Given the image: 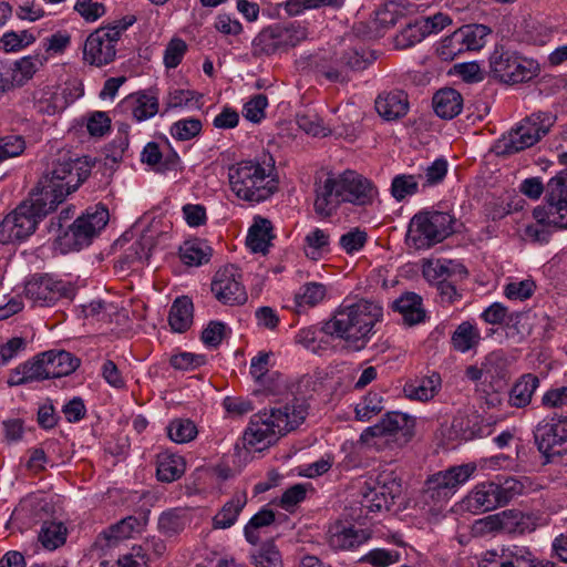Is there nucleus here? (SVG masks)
I'll use <instances>...</instances> for the list:
<instances>
[{"label": "nucleus", "mask_w": 567, "mask_h": 567, "mask_svg": "<svg viewBox=\"0 0 567 567\" xmlns=\"http://www.w3.org/2000/svg\"><path fill=\"white\" fill-rule=\"evenodd\" d=\"M91 167L87 157L59 161L29 196L0 221V243L22 241L33 235L38 225L86 181Z\"/></svg>", "instance_id": "f257e3e1"}, {"label": "nucleus", "mask_w": 567, "mask_h": 567, "mask_svg": "<svg viewBox=\"0 0 567 567\" xmlns=\"http://www.w3.org/2000/svg\"><path fill=\"white\" fill-rule=\"evenodd\" d=\"M316 199L313 208L322 218L332 216L342 203L367 206L378 195L374 184L354 171L342 174L329 172L323 181L315 183Z\"/></svg>", "instance_id": "f03ea898"}, {"label": "nucleus", "mask_w": 567, "mask_h": 567, "mask_svg": "<svg viewBox=\"0 0 567 567\" xmlns=\"http://www.w3.org/2000/svg\"><path fill=\"white\" fill-rule=\"evenodd\" d=\"M383 318V308L372 300L360 299L350 305H341L333 317L324 322L327 334L342 339L353 351L363 350L375 333L374 327Z\"/></svg>", "instance_id": "7ed1b4c3"}, {"label": "nucleus", "mask_w": 567, "mask_h": 567, "mask_svg": "<svg viewBox=\"0 0 567 567\" xmlns=\"http://www.w3.org/2000/svg\"><path fill=\"white\" fill-rule=\"evenodd\" d=\"M545 199L533 210L535 223L524 229V238L539 245L549 243L553 228L567 229V169L548 181Z\"/></svg>", "instance_id": "20e7f679"}, {"label": "nucleus", "mask_w": 567, "mask_h": 567, "mask_svg": "<svg viewBox=\"0 0 567 567\" xmlns=\"http://www.w3.org/2000/svg\"><path fill=\"white\" fill-rule=\"evenodd\" d=\"M307 405L302 399L295 398L291 403L282 408L271 409L270 412L262 411L255 414L246 435H250V444L265 443L270 445L279 436L298 427L306 419Z\"/></svg>", "instance_id": "39448f33"}, {"label": "nucleus", "mask_w": 567, "mask_h": 567, "mask_svg": "<svg viewBox=\"0 0 567 567\" xmlns=\"http://www.w3.org/2000/svg\"><path fill=\"white\" fill-rule=\"evenodd\" d=\"M455 223L449 212L421 210L409 223L405 244L415 250L430 249L454 234Z\"/></svg>", "instance_id": "423d86ee"}, {"label": "nucleus", "mask_w": 567, "mask_h": 567, "mask_svg": "<svg viewBox=\"0 0 567 567\" xmlns=\"http://www.w3.org/2000/svg\"><path fill=\"white\" fill-rule=\"evenodd\" d=\"M109 219L110 214L105 205L97 204L94 207H89L85 213L69 224L62 234L55 237V246L62 254L79 251L92 244L93 239L107 225Z\"/></svg>", "instance_id": "0eeeda50"}, {"label": "nucleus", "mask_w": 567, "mask_h": 567, "mask_svg": "<svg viewBox=\"0 0 567 567\" xmlns=\"http://www.w3.org/2000/svg\"><path fill=\"white\" fill-rule=\"evenodd\" d=\"M556 116L549 112H536L523 118L507 135L494 145L498 156H509L534 146L554 125Z\"/></svg>", "instance_id": "6e6552de"}, {"label": "nucleus", "mask_w": 567, "mask_h": 567, "mask_svg": "<svg viewBox=\"0 0 567 567\" xmlns=\"http://www.w3.org/2000/svg\"><path fill=\"white\" fill-rule=\"evenodd\" d=\"M229 183L236 196L246 202L260 203L269 198L275 186L269 174L258 162L243 161L229 168Z\"/></svg>", "instance_id": "1a4fd4ad"}, {"label": "nucleus", "mask_w": 567, "mask_h": 567, "mask_svg": "<svg viewBox=\"0 0 567 567\" xmlns=\"http://www.w3.org/2000/svg\"><path fill=\"white\" fill-rule=\"evenodd\" d=\"M539 64L515 51L496 48L489 58V73L499 82L517 84L528 82L538 75Z\"/></svg>", "instance_id": "9d476101"}, {"label": "nucleus", "mask_w": 567, "mask_h": 567, "mask_svg": "<svg viewBox=\"0 0 567 567\" xmlns=\"http://www.w3.org/2000/svg\"><path fill=\"white\" fill-rule=\"evenodd\" d=\"M533 436L546 463L567 454V415L554 413L550 417L539 421Z\"/></svg>", "instance_id": "9b49d317"}, {"label": "nucleus", "mask_w": 567, "mask_h": 567, "mask_svg": "<svg viewBox=\"0 0 567 567\" xmlns=\"http://www.w3.org/2000/svg\"><path fill=\"white\" fill-rule=\"evenodd\" d=\"M475 470V465L464 464L432 475L425 482L424 502L434 506L446 502L454 493V488L466 482Z\"/></svg>", "instance_id": "f8f14e48"}, {"label": "nucleus", "mask_w": 567, "mask_h": 567, "mask_svg": "<svg viewBox=\"0 0 567 567\" xmlns=\"http://www.w3.org/2000/svg\"><path fill=\"white\" fill-rule=\"evenodd\" d=\"M538 517L518 509H505L476 520L475 525L483 533H504L524 535L538 526Z\"/></svg>", "instance_id": "ddd939ff"}, {"label": "nucleus", "mask_w": 567, "mask_h": 567, "mask_svg": "<svg viewBox=\"0 0 567 567\" xmlns=\"http://www.w3.org/2000/svg\"><path fill=\"white\" fill-rule=\"evenodd\" d=\"M25 297L39 306H52L62 298L72 299L74 288L71 284L55 280L49 275H34L24 287Z\"/></svg>", "instance_id": "4468645a"}, {"label": "nucleus", "mask_w": 567, "mask_h": 567, "mask_svg": "<svg viewBox=\"0 0 567 567\" xmlns=\"http://www.w3.org/2000/svg\"><path fill=\"white\" fill-rule=\"evenodd\" d=\"M240 275L234 265L220 268L214 276L212 291L224 305H241L247 300L245 287L239 281Z\"/></svg>", "instance_id": "2eb2a0df"}, {"label": "nucleus", "mask_w": 567, "mask_h": 567, "mask_svg": "<svg viewBox=\"0 0 567 567\" xmlns=\"http://www.w3.org/2000/svg\"><path fill=\"white\" fill-rule=\"evenodd\" d=\"M415 421L412 416L401 412L385 413L379 423L367 427L360 435L362 443H369L373 437L394 436L401 434L404 442L413 436Z\"/></svg>", "instance_id": "dca6fc26"}, {"label": "nucleus", "mask_w": 567, "mask_h": 567, "mask_svg": "<svg viewBox=\"0 0 567 567\" xmlns=\"http://www.w3.org/2000/svg\"><path fill=\"white\" fill-rule=\"evenodd\" d=\"M116 43L114 38L110 35V30L100 27L87 37L84 43L83 58L91 65H106L115 59Z\"/></svg>", "instance_id": "f3484780"}, {"label": "nucleus", "mask_w": 567, "mask_h": 567, "mask_svg": "<svg viewBox=\"0 0 567 567\" xmlns=\"http://www.w3.org/2000/svg\"><path fill=\"white\" fill-rule=\"evenodd\" d=\"M480 567H538L536 557L528 547L512 545L501 554L487 553Z\"/></svg>", "instance_id": "a211bd4d"}, {"label": "nucleus", "mask_w": 567, "mask_h": 567, "mask_svg": "<svg viewBox=\"0 0 567 567\" xmlns=\"http://www.w3.org/2000/svg\"><path fill=\"white\" fill-rule=\"evenodd\" d=\"M466 505L475 512H489L505 506L494 481L476 485L466 497Z\"/></svg>", "instance_id": "6ab92c4d"}, {"label": "nucleus", "mask_w": 567, "mask_h": 567, "mask_svg": "<svg viewBox=\"0 0 567 567\" xmlns=\"http://www.w3.org/2000/svg\"><path fill=\"white\" fill-rule=\"evenodd\" d=\"M50 379L47 371V364L44 358H40V353L33 357L31 360L19 364L16 369L10 372L7 381L9 386H18L32 382H39Z\"/></svg>", "instance_id": "aec40b11"}, {"label": "nucleus", "mask_w": 567, "mask_h": 567, "mask_svg": "<svg viewBox=\"0 0 567 567\" xmlns=\"http://www.w3.org/2000/svg\"><path fill=\"white\" fill-rule=\"evenodd\" d=\"M374 104L378 114L385 121H396L409 111L408 95L403 91L380 93Z\"/></svg>", "instance_id": "412c9836"}, {"label": "nucleus", "mask_w": 567, "mask_h": 567, "mask_svg": "<svg viewBox=\"0 0 567 567\" xmlns=\"http://www.w3.org/2000/svg\"><path fill=\"white\" fill-rule=\"evenodd\" d=\"M45 360L47 371L50 379L66 377L73 373L81 364V360L64 350H50L40 353Z\"/></svg>", "instance_id": "4be33fe9"}, {"label": "nucleus", "mask_w": 567, "mask_h": 567, "mask_svg": "<svg viewBox=\"0 0 567 567\" xmlns=\"http://www.w3.org/2000/svg\"><path fill=\"white\" fill-rule=\"evenodd\" d=\"M373 486L378 488L382 501V503L373 504L377 511H381L382 508L390 511L395 499L402 495L403 491L402 481L394 472L380 473Z\"/></svg>", "instance_id": "5701e85b"}, {"label": "nucleus", "mask_w": 567, "mask_h": 567, "mask_svg": "<svg viewBox=\"0 0 567 567\" xmlns=\"http://www.w3.org/2000/svg\"><path fill=\"white\" fill-rule=\"evenodd\" d=\"M432 105L437 116L444 120H452L463 109V96L455 89L444 87L434 94Z\"/></svg>", "instance_id": "b1692460"}, {"label": "nucleus", "mask_w": 567, "mask_h": 567, "mask_svg": "<svg viewBox=\"0 0 567 567\" xmlns=\"http://www.w3.org/2000/svg\"><path fill=\"white\" fill-rule=\"evenodd\" d=\"M274 238L271 221L261 216H256L254 224L248 230L246 245L252 252L267 254L270 241Z\"/></svg>", "instance_id": "393cba45"}, {"label": "nucleus", "mask_w": 567, "mask_h": 567, "mask_svg": "<svg viewBox=\"0 0 567 567\" xmlns=\"http://www.w3.org/2000/svg\"><path fill=\"white\" fill-rule=\"evenodd\" d=\"M392 308L402 315L404 323L409 326L420 323L425 318L422 298L415 292H405L393 302Z\"/></svg>", "instance_id": "a878e982"}, {"label": "nucleus", "mask_w": 567, "mask_h": 567, "mask_svg": "<svg viewBox=\"0 0 567 567\" xmlns=\"http://www.w3.org/2000/svg\"><path fill=\"white\" fill-rule=\"evenodd\" d=\"M193 302L188 297L183 296L175 299L168 316L173 331L182 333L189 329L193 323Z\"/></svg>", "instance_id": "bb28decb"}, {"label": "nucleus", "mask_w": 567, "mask_h": 567, "mask_svg": "<svg viewBox=\"0 0 567 567\" xmlns=\"http://www.w3.org/2000/svg\"><path fill=\"white\" fill-rule=\"evenodd\" d=\"M247 504L246 492H236L233 498L213 518L214 528H229Z\"/></svg>", "instance_id": "cd10ccee"}, {"label": "nucleus", "mask_w": 567, "mask_h": 567, "mask_svg": "<svg viewBox=\"0 0 567 567\" xmlns=\"http://www.w3.org/2000/svg\"><path fill=\"white\" fill-rule=\"evenodd\" d=\"M538 386L539 379L536 375L532 373L522 375L509 392V404L515 408L527 406Z\"/></svg>", "instance_id": "c85d7f7f"}, {"label": "nucleus", "mask_w": 567, "mask_h": 567, "mask_svg": "<svg viewBox=\"0 0 567 567\" xmlns=\"http://www.w3.org/2000/svg\"><path fill=\"white\" fill-rule=\"evenodd\" d=\"M34 107L39 113L53 115L65 107L66 101L53 86L39 89L33 93Z\"/></svg>", "instance_id": "c756f323"}, {"label": "nucleus", "mask_w": 567, "mask_h": 567, "mask_svg": "<svg viewBox=\"0 0 567 567\" xmlns=\"http://www.w3.org/2000/svg\"><path fill=\"white\" fill-rule=\"evenodd\" d=\"M426 21L421 18L406 23V25L396 34L394 42L398 49H408L420 43L427 34Z\"/></svg>", "instance_id": "7c9ffc66"}, {"label": "nucleus", "mask_w": 567, "mask_h": 567, "mask_svg": "<svg viewBox=\"0 0 567 567\" xmlns=\"http://www.w3.org/2000/svg\"><path fill=\"white\" fill-rule=\"evenodd\" d=\"M481 340L478 329L470 321H464L457 326L453 332L451 341L456 351L467 352L475 348Z\"/></svg>", "instance_id": "2f4dec72"}, {"label": "nucleus", "mask_w": 567, "mask_h": 567, "mask_svg": "<svg viewBox=\"0 0 567 567\" xmlns=\"http://www.w3.org/2000/svg\"><path fill=\"white\" fill-rule=\"evenodd\" d=\"M272 29L281 52L287 51L290 48H295L308 35L307 29L299 24H275L272 25Z\"/></svg>", "instance_id": "473e14b6"}, {"label": "nucleus", "mask_w": 567, "mask_h": 567, "mask_svg": "<svg viewBox=\"0 0 567 567\" xmlns=\"http://www.w3.org/2000/svg\"><path fill=\"white\" fill-rule=\"evenodd\" d=\"M369 538L370 534L367 530L348 527L333 533L329 538V544L336 549H351L360 546Z\"/></svg>", "instance_id": "72a5a7b5"}, {"label": "nucleus", "mask_w": 567, "mask_h": 567, "mask_svg": "<svg viewBox=\"0 0 567 567\" xmlns=\"http://www.w3.org/2000/svg\"><path fill=\"white\" fill-rule=\"evenodd\" d=\"M316 71L330 82L347 83L350 79L344 71L340 54H333L329 60L322 58L315 64Z\"/></svg>", "instance_id": "f704fd0d"}, {"label": "nucleus", "mask_w": 567, "mask_h": 567, "mask_svg": "<svg viewBox=\"0 0 567 567\" xmlns=\"http://www.w3.org/2000/svg\"><path fill=\"white\" fill-rule=\"evenodd\" d=\"M440 384L441 378L439 374L434 373L430 378L422 379L421 381L406 383L403 391L410 399L427 401L434 396Z\"/></svg>", "instance_id": "c9c22d12"}, {"label": "nucleus", "mask_w": 567, "mask_h": 567, "mask_svg": "<svg viewBox=\"0 0 567 567\" xmlns=\"http://www.w3.org/2000/svg\"><path fill=\"white\" fill-rule=\"evenodd\" d=\"M185 472V462L182 456L165 455L159 457L156 475L158 481L171 483L178 480Z\"/></svg>", "instance_id": "e433bc0d"}, {"label": "nucleus", "mask_w": 567, "mask_h": 567, "mask_svg": "<svg viewBox=\"0 0 567 567\" xmlns=\"http://www.w3.org/2000/svg\"><path fill=\"white\" fill-rule=\"evenodd\" d=\"M462 33L461 41H463L466 51H476L485 45V39L491 33V29L484 24H467L457 29Z\"/></svg>", "instance_id": "4c0bfd02"}, {"label": "nucleus", "mask_w": 567, "mask_h": 567, "mask_svg": "<svg viewBox=\"0 0 567 567\" xmlns=\"http://www.w3.org/2000/svg\"><path fill=\"white\" fill-rule=\"evenodd\" d=\"M187 524L185 512L178 508L164 512L158 518V529L167 537L175 536L184 530Z\"/></svg>", "instance_id": "58836bf2"}, {"label": "nucleus", "mask_w": 567, "mask_h": 567, "mask_svg": "<svg viewBox=\"0 0 567 567\" xmlns=\"http://www.w3.org/2000/svg\"><path fill=\"white\" fill-rule=\"evenodd\" d=\"M66 528L62 523L44 522L39 540L47 549H55L65 543Z\"/></svg>", "instance_id": "ea45409f"}, {"label": "nucleus", "mask_w": 567, "mask_h": 567, "mask_svg": "<svg viewBox=\"0 0 567 567\" xmlns=\"http://www.w3.org/2000/svg\"><path fill=\"white\" fill-rule=\"evenodd\" d=\"M281 52L272 25L262 29L252 41V55H271Z\"/></svg>", "instance_id": "a19ab883"}, {"label": "nucleus", "mask_w": 567, "mask_h": 567, "mask_svg": "<svg viewBox=\"0 0 567 567\" xmlns=\"http://www.w3.org/2000/svg\"><path fill=\"white\" fill-rule=\"evenodd\" d=\"M198 431L189 419H175L167 426L168 437L176 443H187L194 440Z\"/></svg>", "instance_id": "79ce46f5"}, {"label": "nucleus", "mask_w": 567, "mask_h": 567, "mask_svg": "<svg viewBox=\"0 0 567 567\" xmlns=\"http://www.w3.org/2000/svg\"><path fill=\"white\" fill-rule=\"evenodd\" d=\"M252 559L256 567H282L284 565L281 554L274 540L261 544L252 555Z\"/></svg>", "instance_id": "37998d69"}, {"label": "nucleus", "mask_w": 567, "mask_h": 567, "mask_svg": "<svg viewBox=\"0 0 567 567\" xmlns=\"http://www.w3.org/2000/svg\"><path fill=\"white\" fill-rule=\"evenodd\" d=\"M275 518L274 511L269 508H262L256 513L244 529L247 542L256 545L259 542V535L256 533V529L271 525Z\"/></svg>", "instance_id": "c03bdc74"}, {"label": "nucleus", "mask_w": 567, "mask_h": 567, "mask_svg": "<svg viewBox=\"0 0 567 567\" xmlns=\"http://www.w3.org/2000/svg\"><path fill=\"white\" fill-rule=\"evenodd\" d=\"M326 286L318 282H308L300 288L295 297L297 307H315L321 302L326 296Z\"/></svg>", "instance_id": "a18cd8bd"}, {"label": "nucleus", "mask_w": 567, "mask_h": 567, "mask_svg": "<svg viewBox=\"0 0 567 567\" xmlns=\"http://www.w3.org/2000/svg\"><path fill=\"white\" fill-rule=\"evenodd\" d=\"M520 316L522 313L519 312L508 313L505 306L499 302H494L483 311L481 318L489 324L506 323L509 326V323H517Z\"/></svg>", "instance_id": "49530a36"}, {"label": "nucleus", "mask_w": 567, "mask_h": 567, "mask_svg": "<svg viewBox=\"0 0 567 567\" xmlns=\"http://www.w3.org/2000/svg\"><path fill=\"white\" fill-rule=\"evenodd\" d=\"M38 64H42L39 56L29 55L20 59L14 62L12 66L8 68L11 69L18 86H22L34 75L38 70Z\"/></svg>", "instance_id": "de8ad7c7"}, {"label": "nucleus", "mask_w": 567, "mask_h": 567, "mask_svg": "<svg viewBox=\"0 0 567 567\" xmlns=\"http://www.w3.org/2000/svg\"><path fill=\"white\" fill-rule=\"evenodd\" d=\"M419 192V183L414 175H396L392 179L391 194L398 200L402 202L408 196H413Z\"/></svg>", "instance_id": "09e8293b"}, {"label": "nucleus", "mask_w": 567, "mask_h": 567, "mask_svg": "<svg viewBox=\"0 0 567 567\" xmlns=\"http://www.w3.org/2000/svg\"><path fill=\"white\" fill-rule=\"evenodd\" d=\"M383 410V398L377 392H369L355 406V417L359 421H369Z\"/></svg>", "instance_id": "8fccbe9b"}, {"label": "nucleus", "mask_w": 567, "mask_h": 567, "mask_svg": "<svg viewBox=\"0 0 567 567\" xmlns=\"http://www.w3.org/2000/svg\"><path fill=\"white\" fill-rule=\"evenodd\" d=\"M158 112V100L147 93H138L132 109L133 117L141 122L154 116Z\"/></svg>", "instance_id": "3c124183"}, {"label": "nucleus", "mask_w": 567, "mask_h": 567, "mask_svg": "<svg viewBox=\"0 0 567 567\" xmlns=\"http://www.w3.org/2000/svg\"><path fill=\"white\" fill-rule=\"evenodd\" d=\"M137 526H140V519L135 516H127L116 524L111 525L103 532V535L109 542H117L128 538Z\"/></svg>", "instance_id": "603ef678"}, {"label": "nucleus", "mask_w": 567, "mask_h": 567, "mask_svg": "<svg viewBox=\"0 0 567 567\" xmlns=\"http://www.w3.org/2000/svg\"><path fill=\"white\" fill-rule=\"evenodd\" d=\"M200 120L189 117L175 122L171 127V134L178 141H189L202 132Z\"/></svg>", "instance_id": "864d4df0"}, {"label": "nucleus", "mask_w": 567, "mask_h": 567, "mask_svg": "<svg viewBox=\"0 0 567 567\" xmlns=\"http://www.w3.org/2000/svg\"><path fill=\"white\" fill-rule=\"evenodd\" d=\"M462 33L454 31L451 35L444 38L437 48V54L444 61L454 60L456 55L466 51L463 41H461Z\"/></svg>", "instance_id": "5fc2aeb1"}, {"label": "nucleus", "mask_w": 567, "mask_h": 567, "mask_svg": "<svg viewBox=\"0 0 567 567\" xmlns=\"http://www.w3.org/2000/svg\"><path fill=\"white\" fill-rule=\"evenodd\" d=\"M525 480L516 478L513 476L506 477L503 481L499 480L496 482V485L498 486V491L501 494V497L503 499L504 505H507L509 502H512L515 497L518 495H522L526 488Z\"/></svg>", "instance_id": "6e6d98bb"}, {"label": "nucleus", "mask_w": 567, "mask_h": 567, "mask_svg": "<svg viewBox=\"0 0 567 567\" xmlns=\"http://www.w3.org/2000/svg\"><path fill=\"white\" fill-rule=\"evenodd\" d=\"M202 99L203 94H199L192 90H174L168 95L167 109H176L193 104H195L196 107L199 109Z\"/></svg>", "instance_id": "4d7b16f0"}, {"label": "nucleus", "mask_w": 567, "mask_h": 567, "mask_svg": "<svg viewBox=\"0 0 567 567\" xmlns=\"http://www.w3.org/2000/svg\"><path fill=\"white\" fill-rule=\"evenodd\" d=\"M73 9L86 22H94L106 12V8L102 2H94L93 0H76Z\"/></svg>", "instance_id": "13d9d810"}, {"label": "nucleus", "mask_w": 567, "mask_h": 567, "mask_svg": "<svg viewBox=\"0 0 567 567\" xmlns=\"http://www.w3.org/2000/svg\"><path fill=\"white\" fill-rule=\"evenodd\" d=\"M424 278L436 286L441 280L450 279L447 260H427L422 269Z\"/></svg>", "instance_id": "bf43d9fd"}, {"label": "nucleus", "mask_w": 567, "mask_h": 567, "mask_svg": "<svg viewBox=\"0 0 567 567\" xmlns=\"http://www.w3.org/2000/svg\"><path fill=\"white\" fill-rule=\"evenodd\" d=\"M187 51L186 42L181 38H173L164 52V64L167 69L176 68Z\"/></svg>", "instance_id": "052dcab7"}, {"label": "nucleus", "mask_w": 567, "mask_h": 567, "mask_svg": "<svg viewBox=\"0 0 567 567\" xmlns=\"http://www.w3.org/2000/svg\"><path fill=\"white\" fill-rule=\"evenodd\" d=\"M307 246L311 249L306 251V256L312 260H317L320 257V250L324 249L329 245V235L320 228H316L313 231L308 234L305 238Z\"/></svg>", "instance_id": "680f3d73"}, {"label": "nucleus", "mask_w": 567, "mask_h": 567, "mask_svg": "<svg viewBox=\"0 0 567 567\" xmlns=\"http://www.w3.org/2000/svg\"><path fill=\"white\" fill-rule=\"evenodd\" d=\"M400 559V554L382 548L373 549L364 555L360 561L371 564L373 567H388Z\"/></svg>", "instance_id": "e2e57ef3"}, {"label": "nucleus", "mask_w": 567, "mask_h": 567, "mask_svg": "<svg viewBox=\"0 0 567 567\" xmlns=\"http://www.w3.org/2000/svg\"><path fill=\"white\" fill-rule=\"evenodd\" d=\"M267 105V96L265 94H257L244 105V116L252 123H259L265 117Z\"/></svg>", "instance_id": "0e129e2a"}, {"label": "nucleus", "mask_w": 567, "mask_h": 567, "mask_svg": "<svg viewBox=\"0 0 567 567\" xmlns=\"http://www.w3.org/2000/svg\"><path fill=\"white\" fill-rule=\"evenodd\" d=\"M181 259L185 265L199 266L209 260V255L197 244H185L181 249Z\"/></svg>", "instance_id": "69168bd1"}, {"label": "nucleus", "mask_w": 567, "mask_h": 567, "mask_svg": "<svg viewBox=\"0 0 567 567\" xmlns=\"http://www.w3.org/2000/svg\"><path fill=\"white\" fill-rule=\"evenodd\" d=\"M307 487L305 484H295L287 488L280 497L279 505L286 511L292 508L306 498Z\"/></svg>", "instance_id": "338daca9"}, {"label": "nucleus", "mask_w": 567, "mask_h": 567, "mask_svg": "<svg viewBox=\"0 0 567 567\" xmlns=\"http://www.w3.org/2000/svg\"><path fill=\"white\" fill-rule=\"evenodd\" d=\"M542 405L546 409L555 410L567 408V386L546 391L542 398Z\"/></svg>", "instance_id": "774afa93"}]
</instances>
